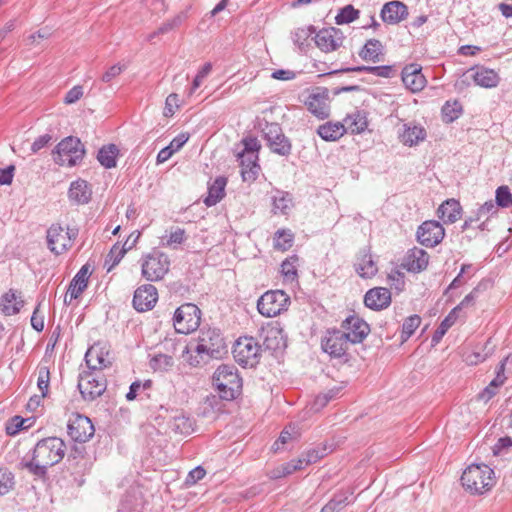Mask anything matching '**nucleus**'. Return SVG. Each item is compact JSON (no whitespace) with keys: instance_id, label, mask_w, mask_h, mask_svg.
I'll use <instances>...</instances> for the list:
<instances>
[{"instance_id":"nucleus-1","label":"nucleus","mask_w":512,"mask_h":512,"mask_svg":"<svg viewBox=\"0 0 512 512\" xmlns=\"http://www.w3.org/2000/svg\"><path fill=\"white\" fill-rule=\"evenodd\" d=\"M66 453L65 442L58 437H47L39 440L33 451L31 459L22 458L19 468L27 470L39 479L47 477L48 468L58 464Z\"/></svg>"},{"instance_id":"nucleus-2","label":"nucleus","mask_w":512,"mask_h":512,"mask_svg":"<svg viewBox=\"0 0 512 512\" xmlns=\"http://www.w3.org/2000/svg\"><path fill=\"white\" fill-rule=\"evenodd\" d=\"M213 384L219 392V397L211 395L206 398L205 405L212 409H221L220 399L233 400L241 392L242 380L234 365L223 364L213 374Z\"/></svg>"},{"instance_id":"nucleus-3","label":"nucleus","mask_w":512,"mask_h":512,"mask_svg":"<svg viewBox=\"0 0 512 512\" xmlns=\"http://www.w3.org/2000/svg\"><path fill=\"white\" fill-rule=\"evenodd\" d=\"M461 481L472 494H483L495 484L494 471L485 464H472L464 470Z\"/></svg>"},{"instance_id":"nucleus-4","label":"nucleus","mask_w":512,"mask_h":512,"mask_svg":"<svg viewBox=\"0 0 512 512\" xmlns=\"http://www.w3.org/2000/svg\"><path fill=\"white\" fill-rule=\"evenodd\" d=\"M84 155V145L74 136L64 138L53 150L54 162L60 166L73 167L83 160Z\"/></svg>"},{"instance_id":"nucleus-5","label":"nucleus","mask_w":512,"mask_h":512,"mask_svg":"<svg viewBox=\"0 0 512 512\" xmlns=\"http://www.w3.org/2000/svg\"><path fill=\"white\" fill-rule=\"evenodd\" d=\"M77 236V228L65 229L60 224H52L46 233L47 246L55 255H61L73 246Z\"/></svg>"},{"instance_id":"nucleus-6","label":"nucleus","mask_w":512,"mask_h":512,"mask_svg":"<svg viewBox=\"0 0 512 512\" xmlns=\"http://www.w3.org/2000/svg\"><path fill=\"white\" fill-rule=\"evenodd\" d=\"M195 352L199 355L206 354L211 358L221 357L226 352V345L220 331L216 328L201 330Z\"/></svg>"},{"instance_id":"nucleus-7","label":"nucleus","mask_w":512,"mask_h":512,"mask_svg":"<svg viewBox=\"0 0 512 512\" xmlns=\"http://www.w3.org/2000/svg\"><path fill=\"white\" fill-rule=\"evenodd\" d=\"M201 320V310L192 303H186L176 309L173 318V325L176 332L189 334L195 331Z\"/></svg>"},{"instance_id":"nucleus-8","label":"nucleus","mask_w":512,"mask_h":512,"mask_svg":"<svg viewBox=\"0 0 512 512\" xmlns=\"http://www.w3.org/2000/svg\"><path fill=\"white\" fill-rule=\"evenodd\" d=\"M107 387L106 379L102 372L83 371L79 375L78 389L82 398L93 401L101 396Z\"/></svg>"},{"instance_id":"nucleus-9","label":"nucleus","mask_w":512,"mask_h":512,"mask_svg":"<svg viewBox=\"0 0 512 512\" xmlns=\"http://www.w3.org/2000/svg\"><path fill=\"white\" fill-rule=\"evenodd\" d=\"M290 304V297L282 290H271L265 292L257 302L259 313L265 317H275L282 311L287 310Z\"/></svg>"},{"instance_id":"nucleus-10","label":"nucleus","mask_w":512,"mask_h":512,"mask_svg":"<svg viewBox=\"0 0 512 512\" xmlns=\"http://www.w3.org/2000/svg\"><path fill=\"white\" fill-rule=\"evenodd\" d=\"M261 346L253 337H240L233 349L236 362L243 367H254L260 358Z\"/></svg>"},{"instance_id":"nucleus-11","label":"nucleus","mask_w":512,"mask_h":512,"mask_svg":"<svg viewBox=\"0 0 512 512\" xmlns=\"http://www.w3.org/2000/svg\"><path fill=\"white\" fill-rule=\"evenodd\" d=\"M350 344L340 329L327 330L321 340V348L325 353L332 358L343 359L345 362L349 360L347 351Z\"/></svg>"},{"instance_id":"nucleus-12","label":"nucleus","mask_w":512,"mask_h":512,"mask_svg":"<svg viewBox=\"0 0 512 512\" xmlns=\"http://www.w3.org/2000/svg\"><path fill=\"white\" fill-rule=\"evenodd\" d=\"M264 138L270 150L280 156L287 157L291 154L292 144L277 123H269L263 129Z\"/></svg>"},{"instance_id":"nucleus-13","label":"nucleus","mask_w":512,"mask_h":512,"mask_svg":"<svg viewBox=\"0 0 512 512\" xmlns=\"http://www.w3.org/2000/svg\"><path fill=\"white\" fill-rule=\"evenodd\" d=\"M67 429L71 439L79 443L89 441L95 433V428L91 420L81 414H74L70 417Z\"/></svg>"},{"instance_id":"nucleus-14","label":"nucleus","mask_w":512,"mask_h":512,"mask_svg":"<svg viewBox=\"0 0 512 512\" xmlns=\"http://www.w3.org/2000/svg\"><path fill=\"white\" fill-rule=\"evenodd\" d=\"M170 261L164 253L149 255L142 264V275L148 281H158L169 271Z\"/></svg>"},{"instance_id":"nucleus-15","label":"nucleus","mask_w":512,"mask_h":512,"mask_svg":"<svg viewBox=\"0 0 512 512\" xmlns=\"http://www.w3.org/2000/svg\"><path fill=\"white\" fill-rule=\"evenodd\" d=\"M340 330L351 344H357L368 336L370 326L359 316L350 315L342 322Z\"/></svg>"},{"instance_id":"nucleus-16","label":"nucleus","mask_w":512,"mask_h":512,"mask_svg":"<svg viewBox=\"0 0 512 512\" xmlns=\"http://www.w3.org/2000/svg\"><path fill=\"white\" fill-rule=\"evenodd\" d=\"M445 230L434 220L423 222L417 230V240L426 247L438 245L444 238Z\"/></svg>"},{"instance_id":"nucleus-17","label":"nucleus","mask_w":512,"mask_h":512,"mask_svg":"<svg viewBox=\"0 0 512 512\" xmlns=\"http://www.w3.org/2000/svg\"><path fill=\"white\" fill-rule=\"evenodd\" d=\"M306 105L308 110L319 119L327 118L330 115L329 90L317 88L316 92L309 95Z\"/></svg>"},{"instance_id":"nucleus-18","label":"nucleus","mask_w":512,"mask_h":512,"mask_svg":"<svg viewBox=\"0 0 512 512\" xmlns=\"http://www.w3.org/2000/svg\"><path fill=\"white\" fill-rule=\"evenodd\" d=\"M401 78L405 87L413 93L421 91L427 83L422 74V67L416 63L406 65L402 70Z\"/></svg>"},{"instance_id":"nucleus-19","label":"nucleus","mask_w":512,"mask_h":512,"mask_svg":"<svg viewBox=\"0 0 512 512\" xmlns=\"http://www.w3.org/2000/svg\"><path fill=\"white\" fill-rule=\"evenodd\" d=\"M315 43L324 52L335 51L343 43V34L334 27L322 29L316 34Z\"/></svg>"},{"instance_id":"nucleus-20","label":"nucleus","mask_w":512,"mask_h":512,"mask_svg":"<svg viewBox=\"0 0 512 512\" xmlns=\"http://www.w3.org/2000/svg\"><path fill=\"white\" fill-rule=\"evenodd\" d=\"M157 300V289L151 284H146L138 287L134 292L133 306L137 311L143 312L152 309Z\"/></svg>"},{"instance_id":"nucleus-21","label":"nucleus","mask_w":512,"mask_h":512,"mask_svg":"<svg viewBox=\"0 0 512 512\" xmlns=\"http://www.w3.org/2000/svg\"><path fill=\"white\" fill-rule=\"evenodd\" d=\"M383 22L395 25L408 16V7L401 1H390L383 5L380 13Z\"/></svg>"},{"instance_id":"nucleus-22","label":"nucleus","mask_w":512,"mask_h":512,"mask_svg":"<svg viewBox=\"0 0 512 512\" xmlns=\"http://www.w3.org/2000/svg\"><path fill=\"white\" fill-rule=\"evenodd\" d=\"M365 305L372 310H382L391 303V292L388 288L375 287L368 290L364 296Z\"/></svg>"},{"instance_id":"nucleus-23","label":"nucleus","mask_w":512,"mask_h":512,"mask_svg":"<svg viewBox=\"0 0 512 512\" xmlns=\"http://www.w3.org/2000/svg\"><path fill=\"white\" fill-rule=\"evenodd\" d=\"M426 130L414 122L404 123L399 131L400 141L409 147L416 146L426 138Z\"/></svg>"},{"instance_id":"nucleus-24","label":"nucleus","mask_w":512,"mask_h":512,"mask_svg":"<svg viewBox=\"0 0 512 512\" xmlns=\"http://www.w3.org/2000/svg\"><path fill=\"white\" fill-rule=\"evenodd\" d=\"M260 338L263 345L269 350H278L285 347L284 335L278 325H269L260 331Z\"/></svg>"},{"instance_id":"nucleus-25","label":"nucleus","mask_w":512,"mask_h":512,"mask_svg":"<svg viewBox=\"0 0 512 512\" xmlns=\"http://www.w3.org/2000/svg\"><path fill=\"white\" fill-rule=\"evenodd\" d=\"M404 261V267L408 271L418 273L427 268L429 255L425 250L414 247L407 252Z\"/></svg>"},{"instance_id":"nucleus-26","label":"nucleus","mask_w":512,"mask_h":512,"mask_svg":"<svg viewBox=\"0 0 512 512\" xmlns=\"http://www.w3.org/2000/svg\"><path fill=\"white\" fill-rule=\"evenodd\" d=\"M91 197L92 190L87 181L78 179L70 184V188L68 190V198L73 204H87L91 200Z\"/></svg>"},{"instance_id":"nucleus-27","label":"nucleus","mask_w":512,"mask_h":512,"mask_svg":"<svg viewBox=\"0 0 512 512\" xmlns=\"http://www.w3.org/2000/svg\"><path fill=\"white\" fill-rule=\"evenodd\" d=\"M238 160L240 162L243 180H255L260 171V166L257 163L258 154L238 153Z\"/></svg>"},{"instance_id":"nucleus-28","label":"nucleus","mask_w":512,"mask_h":512,"mask_svg":"<svg viewBox=\"0 0 512 512\" xmlns=\"http://www.w3.org/2000/svg\"><path fill=\"white\" fill-rule=\"evenodd\" d=\"M355 270L362 278H372L377 274L378 268L369 250H360L355 263Z\"/></svg>"},{"instance_id":"nucleus-29","label":"nucleus","mask_w":512,"mask_h":512,"mask_svg":"<svg viewBox=\"0 0 512 512\" xmlns=\"http://www.w3.org/2000/svg\"><path fill=\"white\" fill-rule=\"evenodd\" d=\"M85 362L89 371L101 372L111 365L104 352L97 347H90L85 354Z\"/></svg>"},{"instance_id":"nucleus-30","label":"nucleus","mask_w":512,"mask_h":512,"mask_svg":"<svg viewBox=\"0 0 512 512\" xmlns=\"http://www.w3.org/2000/svg\"><path fill=\"white\" fill-rule=\"evenodd\" d=\"M89 274L90 272L88 264L83 265L69 285L67 293L69 294L70 299L78 298L86 289Z\"/></svg>"},{"instance_id":"nucleus-31","label":"nucleus","mask_w":512,"mask_h":512,"mask_svg":"<svg viewBox=\"0 0 512 512\" xmlns=\"http://www.w3.org/2000/svg\"><path fill=\"white\" fill-rule=\"evenodd\" d=\"M461 205L455 199H448L438 208V216L444 223H455L461 216Z\"/></svg>"},{"instance_id":"nucleus-32","label":"nucleus","mask_w":512,"mask_h":512,"mask_svg":"<svg viewBox=\"0 0 512 512\" xmlns=\"http://www.w3.org/2000/svg\"><path fill=\"white\" fill-rule=\"evenodd\" d=\"M472 75L474 82L484 88H494L499 84L500 77L493 69L476 67Z\"/></svg>"},{"instance_id":"nucleus-33","label":"nucleus","mask_w":512,"mask_h":512,"mask_svg":"<svg viewBox=\"0 0 512 512\" xmlns=\"http://www.w3.org/2000/svg\"><path fill=\"white\" fill-rule=\"evenodd\" d=\"M346 133L345 126L340 122H326L317 129V134L325 141H336Z\"/></svg>"},{"instance_id":"nucleus-34","label":"nucleus","mask_w":512,"mask_h":512,"mask_svg":"<svg viewBox=\"0 0 512 512\" xmlns=\"http://www.w3.org/2000/svg\"><path fill=\"white\" fill-rule=\"evenodd\" d=\"M227 179L225 177H217L208 188V195L204 199L206 206L216 205L225 196V187Z\"/></svg>"},{"instance_id":"nucleus-35","label":"nucleus","mask_w":512,"mask_h":512,"mask_svg":"<svg viewBox=\"0 0 512 512\" xmlns=\"http://www.w3.org/2000/svg\"><path fill=\"white\" fill-rule=\"evenodd\" d=\"M189 136L187 134L181 133L176 136L168 146L161 149L157 155V163H164L168 159L172 157V155L179 151L184 144L188 141Z\"/></svg>"},{"instance_id":"nucleus-36","label":"nucleus","mask_w":512,"mask_h":512,"mask_svg":"<svg viewBox=\"0 0 512 512\" xmlns=\"http://www.w3.org/2000/svg\"><path fill=\"white\" fill-rule=\"evenodd\" d=\"M23 303L24 302L21 299L18 300V297L13 290H9L1 297L0 308L6 316H11L20 311Z\"/></svg>"},{"instance_id":"nucleus-37","label":"nucleus","mask_w":512,"mask_h":512,"mask_svg":"<svg viewBox=\"0 0 512 512\" xmlns=\"http://www.w3.org/2000/svg\"><path fill=\"white\" fill-rule=\"evenodd\" d=\"M368 72L373 75L379 76V77H385L389 78L394 74V68L392 66H358V67H352V68H345L340 70H335L333 72H330L329 74H336L339 72Z\"/></svg>"},{"instance_id":"nucleus-38","label":"nucleus","mask_w":512,"mask_h":512,"mask_svg":"<svg viewBox=\"0 0 512 512\" xmlns=\"http://www.w3.org/2000/svg\"><path fill=\"white\" fill-rule=\"evenodd\" d=\"M383 49V45L379 40L369 39L360 51L359 56L366 61L379 62Z\"/></svg>"},{"instance_id":"nucleus-39","label":"nucleus","mask_w":512,"mask_h":512,"mask_svg":"<svg viewBox=\"0 0 512 512\" xmlns=\"http://www.w3.org/2000/svg\"><path fill=\"white\" fill-rule=\"evenodd\" d=\"M272 206L274 214L287 215L293 206L291 195L286 192L277 191L272 198Z\"/></svg>"},{"instance_id":"nucleus-40","label":"nucleus","mask_w":512,"mask_h":512,"mask_svg":"<svg viewBox=\"0 0 512 512\" xmlns=\"http://www.w3.org/2000/svg\"><path fill=\"white\" fill-rule=\"evenodd\" d=\"M118 153L119 150L115 144L105 145L98 151L97 159L102 166L110 169L116 166Z\"/></svg>"},{"instance_id":"nucleus-41","label":"nucleus","mask_w":512,"mask_h":512,"mask_svg":"<svg viewBox=\"0 0 512 512\" xmlns=\"http://www.w3.org/2000/svg\"><path fill=\"white\" fill-rule=\"evenodd\" d=\"M346 121L354 134L362 133L368 126L366 113L363 111H355L347 117Z\"/></svg>"},{"instance_id":"nucleus-42","label":"nucleus","mask_w":512,"mask_h":512,"mask_svg":"<svg viewBox=\"0 0 512 512\" xmlns=\"http://www.w3.org/2000/svg\"><path fill=\"white\" fill-rule=\"evenodd\" d=\"M171 431L179 434H189L192 429V423L188 417L182 413L175 415L169 422Z\"/></svg>"},{"instance_id":"nucleus-43","label":"nucleus","mask_w":512,"mask_h":512,"mask_svg":"<svg viewBox=\"0 0 512 512\" xmlns=\"http://www.w3.org/2000/svg\"><path fill=\"white\" fill-rule=\"evenodd\" d=\"M458 317V313H456L453 309L450 313L444 318V320L440 323L436 331L432 336V343L437 344L442 337L446 334L448 329L456 322Z\"/></svg>"},{"instance_id":"nucleus-44","label":"nucleus","mask_w":512,"mask_h":512,"mask_svg":"<svg viewBox=\"0 0 512 512\" xmlns=\"http://www.w3.org/2000/svg\"><path fill=\"white\" fill-rule=\"evenodd\" d=\"M360 11L355 9L353 5H346L341 8L335 17V22L338 25L348 24L359 18Z\"/></svg>"},{"instance_id":"nucleus-45","label":"nucleus","mask_w":512,"mask_h":512,"mask_svg":"<svg viewBox=\"0 0 512 512\" xmlns=\"http://www.w3.org/2000/svg\"><path fill=\"white\" fill-rule=\"evenodd\" d=\"M304 468V460L301 458L293 459L290 462L283 464L273 472L274 478H280L294 473L297 470Z\"/></svg>"},{"instance_id":"nucleus-46","label":"nucleus","mask_w":512,"mask_h":512,"mask_svg":"<svg viewBox=\"0 0 512 512\" xmlns=\"http://www.w3.org/2000/svg\"><path fill=\"white\" fill-rule=\"evenodd\" d=\"M349 495L347 492H340L322 508V512H338L348 504Z\"/></svg>"},{"instance_id":"nucleus-47","label":"nucleus","mask_w":512,"mask_h":512,"mask_svg":"<svg viewBox=\"0 0 512 512\" xmlns=\"http://www.w3.org/2000/svg\"><path fill=\"white\" fill-rule=\"evenodd\" d=\"M462 113V106L459 102L454 101L453 103L447 101L442 107L443 120L446 123H451L456 120Z\"/></svg>"},{"instance_id":"nucleus-48","label":"nucleus","mask_w":512,"mask_h":512,"mask_svg":"<svg viewBox=\"0 0 512 512\" xmlns=\"http://www.w3.org/2000/svg\"><path fill=\"white\" fill-rule=\"evenodd\" d=\"M126 253L125 245L120 246L118 243L114 244L111 248L107 258L105 260V265L110 264L107 271H111L113 267H115L121 259L124 257Z\"/></svg>"},{"instance_id":"nucleus-49","label":"nucleus","mask_w":512,"mask_h":512,"mask_svg":"<svg viewBox=\"0 0 512 512\" xmlns=\"http://www.w3.org/2000/svg\"><path fill=\"white\" fill-rule=\"evenodd\" d=\"M300 436V433L295 425L290 424L289 426L285 427L283 431L281 432L278 440L273 444V448L275 451L280 449V444L284 445L288 443L289 440L295 439Z\"/></svg>"},{"instance_id":"nucleus-50","label":"nucleus","mask_w":512,"mask_h":512,"mask_svg":"<svg viewBox=\"0 0 512 512\" xmlns=\"http://www.w3.org/2000/svg\"><path fill=\"white\" fill-rule=\"evenodd\" d=\"M293 243V235L288 231H277L274 238V248L286 251Z\"/></svg>"},{"instance_id":"nucleus-51","label":"nucleus","mask_w":512,"mask_h":512,"mask_svg":"<svg viewBox=\"0 0 512 512\" xmlns=\"http://www.w3.org/2000/svg\"><path fill=\"white\" fill-rule=\"evenodd\" d=\"M150 365L154 370L167 371L174 365V359L170 355L157 354L151 359Z\"/></svg>"},{"instance_id":"nucleus-52","label":"nucleus","mask_w":512,"mask_h":512,"mask_svg":"<svg viewBox=\"0 0 512 512\" xmlns=\"http://www.w3.org/2000/svg\"><path fill=\"white\" fill-rule=\"evenodd\" d=\"M14 484V474L7 468H0V495L7 494Z\"/></svg>"},{"instance_id":"nucleus-53","label":"nucleus","mask_w":512,"mask_h":512,"mask_svg":"<svg viewBox=\"0 0 512 512\" xmlns=\"http://www.w3.org/2000/svg\"><path fill=\"white\" fill-rule=\"evenodd\" d=\"M421 318L418 315L408 317L402 325V340L406 341L419 327Z\"/></svg>"},{"instance_id":"nucleus-54","label":"nucleus","mask_w":512,"mask_h":512,"mask_svg":"<svg viewBox=\"0 0 512 512\" xmlns=\"http://www.w3.org/2000/svg\"><path fill=\"white\" fill-rule=\"evenodd\" d=\"M28 421V419H24L21 416H14L9 419L5 425V431L9 436H15L21 430L26 429L24 424Z\"/></svg>"},{"instance_id":"nucleus-55","label":"nucleus","mask_w":512,"mask_h":512,"mask_svg":"<svg viewBox=\"0 0 512 512\" xmlns=\"http://www.w3.org/2000/svg\"><path fill=\"white\" fill-rule=\"evenodd\" d=\"M315 32V29L313 26H307V27H300L297 28L292 33V39L293 42L298 45L299 47L303 46L305 42L308 40V38L311 36L312 33Z\"/></svg>"},{"instance_id":"nucleus-56","label":"nucleus","mask_w":512,"mask_h":512,"mask_svg":"<svg viewBox=\"0 0 512 512\" xmlns=\"http://www.w3.org/2000/svg\"><path fill=\"white\" fill-rule=\"evenodd\" d=\"M496 203L503 208L512 205V194L507 186H500L496 190Z\"/></svg>"},{"instance_id":"nucleus-57","label":"nucleus","mask_w":512,"mask_h":512,"mask_svg":"<svg viewBox=\"0 0 512 512\" xmlns=\"http://www.w3.org/2000/svg\"><path fill=\"white\" fill-rule=\"evenodd\" d=\"M50 373L47 367H40L38 370L37 386L42 397L47 396L49 388Z\"/></svg>"},{"instance_id":"nucleus-58","label":"nucleus","mask_w":512,"mask_h":512,"mask_svg":"<svg viewBox=\"0 0 512 512\" xmlns=\"http://www.w3.org/2000/svg\"><path fill=\"white\" fill-rule=\"evenodd\" d=\"M482 288H483V285L478 284L468 295H466L464 297V299L456 307L453 308V310L456 313H458L463 308L473 305L475 302V299L478 297V294L482 290Z\"/></svg>"},{"instance_id":"nucleus-59","label":"nucleus","mask_w":512,"mask_h":512,"mask_svg":"<svg viewBox=\"0 0 512 512\" xmlns=\"http://www.w3.org/2000/svg\"><path fill=\"white\" fill-rule=\"evenodd\" d=\"M212 70V64L207 62L203 65V67L198 71L196 77L192 82V87L190 89V94H192L198 87H200L204 78H206Z\"/></svg>"},{"instance_id":"nucleus-60","label":"nucleus","mask_w":512,"mask_h":512,"mask_svg":"<svg viewBox=\"0 0 512 512\" xmlns=\"http://www.w3.org/2000/svg\"><path fill=\"white\" fill-rule=\"evenodd\" d=\"M242 143L244 148L240 153L258 154V151L261 148L258 139L255 137L244 138Z\"/></svg>"},{"instance_id":"nucleus-61","label":"nucleus","mask_w":512,"mask_h":512,"mask_svg":"<svg viewBox=\"0 0 512 512\" xmlns=\"http://www.w3.org/2000/svg\"><path fill=\"white\" fill-rule=\"evenodd\" d=\"M325 455H326V449H322V450L312 449V450H309L305 456L301 457V459L304 460V466H305V465L317 462L319 459L323 458Z\"/></svg>"},{"instance_id":"nucleus-62","label":"nucleus","mask_w":512,"mask_h":512,"mask_svg":"<svg viewBox=\"0 0 512 512\" xmlns=\"http://www.w3.org/2000/svg\"><path fill=\"white\" fill-rule=\"evenodd\" d=\"M82 96H83V87L80 85H77V86H74L73 88H71L67 92V94L64 98V102L66 104H73V103L77 102Z\"/></svg>"},{"instance_id":"nucleus-63","label":"nucleus","mask_w":512,"mask_h":512,"mask_svg":"<svg viewBox=\"0 0 512 512\" xmlns=\"http://www.w3.org/2000/svg\"><path fill=\"white\" fill-rule=\"evenodd\" d=\"M125 69L124 65L115 64L111 66L103 75H102V81L105 83H109L114 78H116L118 75L121 74V72Z\"/></svg>"},{"instance_id":"nucleus-64","label":"nucleus","mask_w":512,"mask_h":512,"mask_svg":"<svg viewBox=\"0 0 512 512\" xmlns=\"http://www.w3.org/2000/svg\"><path fill=\"white\" fill-rule=\"evenodd\" d=\"M206 475V471L201 466H197L191 470L186 478V484H195L199 480L203 479Z\"/></svg>"}]
</instances>
